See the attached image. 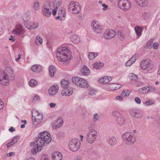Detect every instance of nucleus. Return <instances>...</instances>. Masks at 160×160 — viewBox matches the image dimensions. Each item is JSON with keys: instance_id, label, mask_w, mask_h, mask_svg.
I'll use <instances>...</instances> for the list:
<instances>
[{"instance_id": "b1692460", "label": "nucleus", "mask_w": 160, "mask_h": 160, "mask_svg": "<svg viewBox=\"0 0 160 160\" xmlns=\"http://www.w3.org/2000/svg\"><path fill=\"white\" fill-rule=\"evenodd\" d=\"M49 73L50 76L51 77H53L54 76V74L56 72V69L53 66H51L49 68Z\"/></svg>"}, {"instance_id": "79ce46f5", "label": "nucleus", "mask_w": 160, "mask_h": 160, "mask_svg": "<svg viewBox=\"0 0 160 160\" xmlns=\"http://www.w3.org/2000/svg\"><path fill=\"white\" fill-rule=\"evenodd\" d=\"M147 88L146 87H144L142 88H140L138 90L139 92L142 94H144L146 93Z\"/></svg>"}, {"instance_id": "4d7b16f0", "label": "nucleus", "mask_w": 160, "mask_h": 160, "mask_svg": "<svg viewBox=\"0 0 160 160\" xmlns=\"http://www.w3.org/2000/svg\"><path fill=\"white\" fill-rule=\"evenodd\" d=\"M15 143L13 142V140H12L10 142H8L7 145V148H8L10 147L13 145Z\"/></svg>"}, {"instance_id": "e2e57ef3", "label": "nucleus", "mask_w": 160, "mask_h": 160, "mask_svg": "<svg viewBox=\"0 0 160 160\" xmlns=\"http://www.w3.org/2000/svg\"><path fill=\"white\" fill-rule=\"evenodd\" d=\"M102 7H103V8H102V10L103 11H105L107 9L108 5H106L104 3L102 4Z\"/></svg>"}, {"instance_id": "0eeeda50", "label": "nucleus", "mask_w": 160, "mask_h": 160, "mask_svg": "<svg viewBox=\"0 0 160 160\" xmlns=\"http://www.w3.org/2000/svg\"><path fill=\"white\" fill-rule=\"evenodd\" d=\"M8 75L6 68L4 71H0V83L2 84L7 86L9 84Z\"/></svg>"}, {"instance_id": "7ed1b4c3", "label": "nucleus", "mask_w": 160, "mask_h": 160, "mask_svg": "<svg viewBox=\"0 0 160 160\" xmlns=\"http://www.w3.org/2000/svg\"><path fill=\"white\" fill-rule=\"evenodd\" d=\"M122 137L123 141L127 145H132L136 141L135 136L131 132H125L122 134Z\"/></svg>"}, {"instance_id": "a878e982", "label": "nucleus", "mask_w": 160, "mask_h": 160, "mask_svg": "<svg viewBox=\"0 0 160 160\" xmlns=\"http://www.w3.org/2000/svg\"><path fill=\"white\" fill-rule=\"evenodd\" d=\"M71 40L74 43H78L80 41V38L77 35H74L72 36Z\"/></svg>"}, {"instance_id": "e433bc0d", "label": "nucleus", "mask_w": 160, "mask_h": 160, "mask_svg": "<svg viewBox=\"0 0 160 160\" xmlns=\"http://www.w3.org/2000/svg\"><path fill=\"white\" fill-rule=\"evenodd\" d=\"M108 77L105 76L101 79H98V82L100 83H107L108 82Z\"/></svg>"}, {"instance_id": "3c124183", "label": "nucleus", "mask_w": 160, "mask_h": 160, "mask_svg": "<svg viewBox=\"0 0 160 160\" xmlns=\"http://www.w3.org/2000/svg\"><path fill=\"white\" fill-rule=\"evenodd\" d=\"M93 68H96V69H101V68L99 67V62H95L93 65Z\"/></svg>"}, {"instance_id": "ea45409f", "label": "nucleus", "mask_w": 160, "mask_h": 160, "mask_svg": "<svg viewBox=\"0 0 160 160\" xmlns=\"http://www.w3.org/2000/svg\"><path fill=\"white\" fill-rule=\"evenodd\" d=\"M117 35L118 38L121 40H123L124 39V34L121 32H118L117 33Z\"/></svg>"}, {"instance_id": "1a4fd4ad", "label": "nucleus", "mask_w": 160, "mask_h": 160, "mask_svg": "<svg viewBox=\"0 0 160 160\" xmlns=\"http://www.w3.org/2000/svg\"><path fill=\"white\" fill-rule=\"evenodd\" d=\"M118 7L124 11L128 10L131 7V3L128 0H119L118 2Z\"/></svg>"}, {"instance_id": "13d9d810", "label": "nucleus", "mask_w": 160, "mask_h": 160, "mask_svg": "<svg viewBox=\"0 0 160 160\" xmlns=\"http://www.w3.org/2000/svg\"><path fill=\"white\" fill-rule=\"evenodd\" d=\"M98 24L97 23V22L96 20H93L91 22V26L92 27L94 28V27H95V26H96V25Z\"/></svg>"}, {"instance_id": "ddd939ff", "label": "nucleus", "mask_w": 160, "mask_h": 160, "mask_svg": "<svg viewBox=\"0 0 160 160\" xmlns=\"http://www.w3.org/2000/svg\"><path fill=\"white\" fill-rule=\"evenodd\" d=\"M116 35V32L112 30H107L104 34V38L107 39H109L114 37Z\"/></svg>"}, {"instance_id": "052dcab7", "label": "nucleus", "mask_w": 160, "mask_h": 160, "mask_svg": "<svg viewBox=\"0 0 160 160\" xmlns=\"http://www.w3.org/2000/svg\"><path fill=\"white\" fill-rule=\"evenodd\" d=\"M135 101L138 104H140L141 103V99L138 97L135 98Z\"/></svg>"}, {"instance_id": "aec40b11", "label": "nucleus", "mask_w": 160, "mask_h": 160, "mask_svg": "<svg viewBox=\"0 0 160 160\" xmlns=\"http://www.w3.org/2000/svg\"><path fill=\"white\" fill-rule=\"evenodd\" d=\"M78 82L79 83H78V84L77 86L80 87L86 88L88 87L89 85L87 81L82 78Z\"/></svg>"}, {"instance_id": "69168bd1", "label": "nucleus", "mask_w": 160, "mask_h": 160, "mask_svg": "<svg viewBox=\"0 0 160 160\" xmlns=\"http://www.w3.org/2000/svg\"><path fill=\"white\" fill-rule=\"evenodd\" d=\"M30 145L31 147H35V146H37V144H35V141L34 142H32L30 144Z\"/></svg>"}, {"instance_id": "864d4df0", "label": "nucleus", "mask_w": 160, "mask_h": 160, "mask_svg": "<svg viewBox=\"0 0 160 160\" xmlns=\"http://www.w3.org/2000/svg\"><path fill=\"white\" fill-rule=\"evenodd\" d=\"M98 118V114L97 113H96L94 114L93 118V120L94 122H96L97 121Z\"/></svg>"}, {"instance_id": "6e6552de", "label": "nucleus", "mask_w": 160, "mask_h": 160, "mask_svg": "<svg viewBox=\"0 0 160 160\" xmlns=\"http://www.w3.org/2000/svg\"><path fill=\"white\" fill-rule=\"evenodd\" d=\"M34 114L36 115L35 116L32 115V122L34 125L35 126L38 125L42 122L43 115L42 113H40L35 111Z\"/></svg>"}, {"instance_id": "de8ad7c7", "label": "nucleus", "mask_w": 160, "mask_h": 160, "mask_svg": "<svg viewBox=\"0 0 160 160\" xmlns=\"http://www.w3.org/2000/svg\"><path fill=\"white\" fill-rule=\"evenodd\" d=\"M152 40H149L147 42L146 45V47L149 49L151 48L152 47Z\"/></svg>"}, {"instance_id": "20e7f679", "label": "nucleus", "mask_w": 160, "mask_h": 160, "mask_svg": "<svg viewBox=\"0 0 160 160\" xmlns=\"http://www.w3.org/2000/svg\"><path fill=\"white\" fill-rule=\"evenodd\" d=\"M68 8L70 12L75 14L79 13L81 11V8L79 4L74 1L70 2Z\"/></svg>"}, {"instance_id": "37998d69", "label": "nucleus", "mask_w": 160, "mask_h": 160, "mask_svg": "<svg viewBox=\"0 0 160 160\" xmlns=\"http://www.w3.org/2000/svg\"><path fill=\"white\" fill-rule=\"evenodd\" d=\"M112 114L113 116L117 117V118L119 117L120 115H122L119 112L116 110L113 111L112 112Z\"/></svg>"}, {"instance_id": "473e14b6", "label": "nucleus", "mask_w": 160, "mask_h": 160, "mask_svg": "<svg viewBox=\"0 0 160 160\" xmlns=\"http://www.w3.org/2000/svg\"><path fill=\"white\" fill-rule=\"evenodd\" d=\"M98 55V53L90 52L89 53L88 57L89 59L92 60L96 57Z\"/></svg>"}, {"instance_id": "603ef678", "label": "nucleus", "mask_w": 160, "mask_h": 160, "mask_svg": "<svg viewBox=\"0 0 160 160\" xmlns=\"http://www.w3.org/2000/svg\"><path fill=\"white\" fill-rule=\"evenodd\" d=\"M40 100V98L39 96L38 95H35L33 98V102L39 101Z\"/></svg>"}, {"instance_id": "c9c22d12", "label": "nucleus", "mask_w": 160, "mask_h": 160, "mask_svg": "<svg viewBox=\"0 0 160 160\" xmlns=\"http://www.w3.org/2000/svg\"><path fill=\"white\" fill-rule=\"evenodd\" d=\"M33 8L35 10H38L39 9V2L37 0H35L34 2Z\"/></svg>"}, {"instance_id": "a19ab883", "label": "nucleus", "mask_w": 160, "mask_h": 160, "mask_svg": "<svg viewBox=\"0 0 160 160\" xmlns=\"http://www.w3.org/2000/svg\"><path fill=\"white\" fill-rule=\"evenodd\" d=\"M37 82L34 79H31L30 81L29 84L30 86L33 87L37 85Z\"/></svg>"}, {"instance_id": "680f3d73", "label": "nucleus", "mask_w": 160, "mask_h": 160, "mask_svg": "<svg viewBox=\"0 0 160 160\" xmlns=\"http://www.w3.org/2000/svg\"><path fill=\"white\" fill-rule=\"evenodd\" d=\"M95 91L94 90L92 89H90L89 94L90 95H95Z\"/></svg>"}, {"instance_id": "5fc2aeb1", "label": "nucleus", "mask_w": 160, "mask_h": 160, "mask_svg": "<svg viewBox=\"0 0 160 160\" xmlns=\"http://www.w3.org/2000/svg\"><path fill=\"white\" fill-rule=\"evenodd\" d=\"M153 104V103L151 102L150 100H148V101H146L144 103V104L145 105L148 106L150 105H152Z\"/></svg>"}, {"instance_id": "dca6fc26", "label": "nucleus", "mask_w": 160, "mask_h": 160, "mask_svg": "<svg viewBox=\"0 0 160 160\" xmlns=\"http://www.w3.org/2000/svg\"><path fill=\"white\" fill-rule=\"evenodd\" d=\"M73 92V90L71 87H69L65 89H63L61 92V93L63 96H69L71 95Z\"/></svg>"}, {"instance_id": "49530a36", "label": "nucleus", "mask_w": 160, "mask_h": 160, "mask_svg": "<svg viewBox=\"0 0 160 160\" xmlns=\"http://www.w3.org/2000/svg\"><path fill=\"white\" fill-rule=\"evenodd\" d=\"M132 58H131L128 61L125 63V65L126 66H130L134 62H132Z\"/></svg>"}, {"instance_id": "5701e85b", "label": "nucleus", "mask_w": 160, "mask_h": 160, "mask_svg": "<svg viewBox=\"0 0 160 160\" xmlns=\"http://www.w3.org/2000/svg\"><path fill=\"white\" fill-rule=\"evenodd\" d=\"M42 67L40 65L36 64L33 65L31 67V70L33 72H39L42 71Z\"/></svg>"}, {"instance_id": "4468645a", "label": "nucleus", "mask_w": 160, "mask_h": 160, "mask_svg": "<svg viewBox=\"0 0 160 160\" xmlns=\"http://www.w3.org/2000/svg\"><path fill=\"white\" fill-rule=\"evenodd\" d=\"M38 23L32 22H28L24 24V26L27 28L31 30L34 29L38 28Z\"/></svg>"}, {"instance_id": "c03bdc74", "label": "nucleus", "mask_w": 160, "mask_h": 160, "mask_svg": "<svg viewBox=\"0 0 160 160\" xmlns=\"http://www.w3.org/2000/svg\"><path fill=\"white\" fill-rule=\"evenodd\" d=\"M60 2L56 1H55L53 3L54 7L56 9H57V8L60 6Z\"/></svg>"}, {"instance_id": "774afa93", "label": "nucleus", "mask_w": 160, "mask_h": 160, "mask_svg": "<svg viewBox=\"0 0 160 160\" xmlns=\"http://www.w3.org/2000/svg\"><path fill=\"white\" fill-rule=\"evenodd\" d=\"M3 107L4 103L2 102L1 101V102H0V109H2Z\"/></svg>"}, {"instance_id": "9b49d317", "label": "nucleus", "mask_w": 160, "mask_h": 160, "mask_svg": "<svg viewBox=\"0 0 160 160\" xmlns=\"http://www.w3.org/2000/svg\"><path fill=\"white\" fill-rule=\"evenodd\" d=\"M129 113L132 116L137 118H141L142 115V112L137 109H130Z\"/></svg>"}, {"instance_id": "a211bd4d", "label": "nucleus", "mask_w": 160, "mask_h": 160, "mask_svg": "<svg viewBox=\"0 0 160 160\" xmlns=\"http://www.w3.org/2000/svg\"><path fill=\"white\" fill-rule=\"evenodd\" d=\"M116 121L118 124L121 126L124 125L125 123L126 118L125 117L121 115L116 118Z\"/></svg>"}, {"instance_id": "a18cd8bd", "label": "nucleus", "mask_w": 160, "mask_h": 160, "mask_svg": "<svg viewBox=\"0 0 160 160\" xmlns=\"http://www.w3.org/2000/svg\"><path fill=\"white\" fill-rule=\"evenodd\" d=\"M147 88L148 89L147 91V92H153L155 90L154 87H152L151 86H148Z\"/></svg>"}, {"instance_id": "f03ea898", "label": "nucleus", "mask_w": 160, "mask_h": 160, "mask_svg": "<svg viewBox=\"0 0 160 160\" xmlns=\"http://www.w3.org/2000/svg\"><path fill=\"white\" fill-rule=\"evenodd\" d=\"M56 56L59 60L68 62V60L71 57L70 51L67 48L63 47L59 48L56 52Z\"/></svg>"}, {"instance_id": "4be33fe9", "label": "nucleus", "mask_w": 160, "mask_h": 160, "mask_svg": "<svg viewBox=\"0 0 160 160\" xmlns=\"http://www.w3.org/2000/svg\"><path fill=\"white\" fill-rule=\"evenodd\" d=\"M52 158L54 160H61L62 158V156L60 152H57L52 154Z\"/></svg>"}, {"instance_id": "7c9ffc66", "label": "nucleus", "mask_w": 160, "mask_h": 160, "mask_svg": "<svg viewBox=\"0 0 160 160\" xmlns=\"http://www.w3.org/2000/svg\"><path fill=\"white\" fill-rule=\"evenodd\" d=\"M137 3L140 6L144 7L147 6V1L145 0H137Z\"/></svg>"}, {"instance_id": "f3484780", "label": "nucleus", "mask_w": 160, "mask_h": 160, "mask_svg": "<svg viewBox=\"0 0 160 160\" xmlns=\"http://www.w3.org/2000/svg\"><path fill=\"white\" fill-rule=\"evenodd\" d=\"M58 90V86L57 85H54L50 88L48 90V93L50 95H54L57 93Z\"/></svg>"}, {"instance_id": "2eb2a0df", "label": "nucleus", "mask_w": 160, "mask_h": 160, "mask_svg": "<svg viewBox=\"0 0 160 160\" xmlns=\"http://www.w3.org/2000/svg\"><path fill=\"white\" fill-rule=\"evenodd\" d=\"M151 64V63L149 61L144 60L141 61L140 64V67L143 70H146L150 67Z\"/></svg>"}, {"instance_id": "72a5a7b5", "label": "nucleus", "mask_w": 160, "mask_h": 160, "mask_svg": "<svg viewBox=\"0 0 160 160\" xmlns=\"http://www.w3.org/2000/svg\"><path fill=\"white\" fill-rule=\"evenodd\" d=\"M58 11V15L62 16L63 17H65L66 16L65 9L62 8H59Z\"/></svg>"}, {"instance_id": "9d476101", "label": "nucleus", "mask_w": 160, "mask_h": 160, "mask_svg": "<svg viewBox=\"0 0 160 160\" xmlns=\"http://www.w3.org/2000/svg\"><path fill=\"white\" fill-rule=\"evenodd\" d=\"M12 32L14 34L20 35L24 33V31L23 26L18 23L16 26L15 28Z\"/></svg>"}, {"instance_id": "423d86ee", "label": "nucleus", "mask_w": 160, "mask_h": 160, "mask_svg": "<svg viewBox=\"0 0 160 160\" xmlns=\"http://www.w3.org/2000/svg\"><path fill=\"white\" fill-rule=\"evenodd\" d=\"M80 142L77 139H73L69 142L68 147L69 149L72 152H76L80 148Z\"/></svg>"}, {"instance_id": "f8f14e48", "label": "nucleus", "mask_w": 160, "mask_h": 160, "mask_svg": "<svg viewBox=\"0 0 160 160\" xmlns=\"http://www.w3.org/2000/svg\"><path fill=\"white\" fill-rule=\"evenodd\" d=\"M48 3L44 4L42 7V11L43 15L48 17L51 15V11L49 10V7Z\"/></svg>"}, {"instance_id": "0e129e2a", "label": "nucleus", "mask_w": 160, "mask_h": 160, "mask_svg": "<svg viewBox=\"0 0 160 160\" xmlns=\"http://www.w3.org/2000/svg\"><path fill=\"white\" fill-rule=\"evenodd\" d=\"M50 107L51 108H55L56 105V104L55 103H50L49 104Z\"/></svg>"}, {"instance_id": "6ab92c4d", "label": "nucleus", "mask_w": 160, "mask_h": 160, "mask_svg": "<svg viewBox=\"0 0 160 160\" xmlns=\"http://www.w3.org/2000/svg\"><path fill=\"white\" fill-rule=\"evenodd\" d=\"M58 123L56 125L53 126L52 127L54 128H59L61 126L63 123V122L62 117H59L56 121H55L53 122V124H56L57 123Z\"/></svg>"}, {"instance_id": "cd10ccee", "label": "nucleus", "mask_w": 160, "mask_h": 160, "mask_svg": "<svg viewBox=\"0 0 160 160\" xmlns=\"http://www.w3.org/2000/svg\"><path fill=\"white\" fill-rule=\"evenodd\" d=\"M108 142L111 146H113L116 143L117 140L115 137H113L108 139Z\"/></svg>"}, {"instance_id": "58836bf2", "label": "nucleus", "mask_w": 160, "mask_h": 160, "mask_svg": "<svg viewBox=\"0 0 160 160\" xmlns=\"http://www.w3.org/2000/svg\"><path fill=\"white\" fill-rule=\"evenodd\" d=\"M130 77L131 80L132 81H136L138 79V76L133 73L130 74Z\"/></svg>"}, {"instance_id": "c756f323", "label": "nucleus", "mask_w": 160, "mask_h": 160, "mask_svg": "<svg viewBox=\"0 0 160 160\" xmlns=\"http://www.w3.org/2000/svg\"><path fill=\"white\" fill-rule=\"evenodd\" d=\"M142 28L139 26H137L135 28V30L137 36L140 37L142 34Z\"/></svg>"}, {"instance_id": "f257e3e1", "label": "nucleus", "mask_w": 160, "mask_h": 160, "mask_svg": "<svg viewBox=\"0 0 160 160\" xmlns=\"http://www.w3.org/2000/svg\"><path fill=\"white\" fill-rule=\"evenodd\" d=\"M50 134L47 132L44 131L39 133V136L35 139V144L37 146L33 148L31 150V153L33 154H36L37 151H40L39 148L42 147L45 143L48 144L51 141V138L50 136Z\"/></svg>"}, {"instance_id": "6e6d98bb", "label": "nucleus", "mask_w": 160, "mask_h": 160, "mask_svg": "<svg viewBox=\"0 0 160 160\" xmlns=\"http://www.w3.org/2000/svg\"><path fill=\"white\" fill-rule=\"evenodd\" d=\"M19 139V136H17L14 137L12 139V140L13 141V142H14L15 143L17 142L18 139Z\"/></svg>"}, {"instance_id": "4c0bfd02", "label": "nucleus", "mask_w": 160, "mask_h": 160, "mask_svg": "<svg viewBox=\"0 0 160 160\" xmlns=\"http://www.w3.org/2000/svg\"><path fill=\"white\" fill-rule=\"evenodd\" d=\"M130 92L128 90H124L121 93V95L122 97L128 96L129 95Z\"/></svg>"}, {"instance_id": "338daca9", "label": "nucleus", "mask_w": 160, "mask_h": 160, "mask_svg": "<svg viewBox=\"0 0 160 160\" xmlns=\"http://www.w3.org/2000/svg\"><path fill=\"white\" fill-rule=\"evenodd\" d=\"M158 44L157 43H154L153 44L152 46L154 47V48L155 49L158 48Z\"/></svg>"}, {"instance_id": "bb28decb", "label": "nucleus", "mask_w": 160, "mask_h": 160, "mask_svg": "<svg viewBox=\"0 0 160 160\" xmlns=\"http://www.w3.org/2000/svg\"><path fill=\"white\" fill-rule=\"evenodd\" d=\"M60 83L61 86L63 88V89H65L66 88L69 87L68 86L70 84V82L69 81L62 80L61 81Z\"/></svg>"}, {"instance_id": "c85d7f7f", "label": "nucleus", "mask_w": 160, "mask_h": 160, "mask_svg": "<svg viewBox=\"0 0 160 160\" xmlns=\"http://www.w3.org/2000/svg\"><path fill=\"white\" fill-rule=\"evenodd\" d=\"M81 71L82 73L85 75H88L90 72L88 68L85 65L84 66L82 69H81Z\"/></svg>"}, {"instance_id": "39448f33", "label": "nucleus", "mask_w": 160, "mask_h": 160, "mask_svg": "<svg viewBox=\"0 0 160 160\" xmlns=\"http://www.w3.org/2000/svg\"><path fill=\"white\" fill-rule=\"evenodd\" d=\"M97 136V132L94 129L89 130L87 134L86 140L90 144L93 143Z\"/></svg>"}, {"instance_id": "f704fd0d", "label": "nucleus", "mask_w": 160, "mask_h": 160, "mask_svg": "<svg viewBox=\"0 0 160 160\" xmlns=\"http://www.w3.org/2000/svg\"><path fill=\"white\" fill-rule=\"evenodd\" d=\"M81 79V78L79 77H72V81L73 83L76 84L77 85H78V83H79L78 82H79Z\"/></svg>"}, {"instance_id": "2f4dec72", "label": "nucleus", "mask_w": 160, "mask_h": 160, "mask_svg": "<svg viewBox=\"0 0 160 160\" xmlns=\"http://www.w3.org/2000/svg\"><path fill=\"white\" fill-rule=\"evenodd\" d=\"M42 42V39L40 36H38L35 41V43L37 45H40Z\"/></svg>"}, {"instance_id": "8fccbe9b", "label": "nucleus", "mask_w": 160, "mask_h": 160, "mask_svg": "<svg viewBox=\"0 0 160 160\" xmlns=\"http://www.w3.org/2000/svg\"><path fill=\"white\" fill-rule=\"evenodd\" d=\"M138 54L136 53L134 54L131 58H132V62H134L136 59L138 58Z\"/></svg>"}, {"instance_id": "09e8293b", "label": "nucleus", "mask_w": 160, "mask_h": 160, "mask_svg": "<svg viewBox=\"0 0 160 160\" xmlns=\"http://www.w3.org/2000/svg\"><path fill=\"white\" fill-rule=\"evenodd\" d=\"M23 21L25 22H27L29 19V17L27 15H24L22 18Z\"/></svg>"}, {"instance_id": "393cba45", "label": "nucleus", "mask_w": 160, "mask_h": 160, "mask_svg": "<svg viewBox=\"0 0 160 160\" xmlns=\"http://www.w3.org/2000/svg\"><path fill=\"white\" fill-rule=\"evenodd\" d=\"M95 27L92 28L93 31L97 33H101L102 32V27L100 25H96Z\"/></svg>"}, {"instance_id": "412c9836", "label": "nucleus", "mask_w": 160, "mask_h": 160, "mask_svg": "<svg viewBox=\"0 0 160 160\" xmlns=\"http://www.w3.org/2000/svg\"><path fill=\"white\" fill-rule=\"evenodd\" d=\"M6 71L8 73V79H9L11 80L14 79L15 74L13 73L12 69L10 68L7 67L6 68Z\"/></svg>"}, {"instance_id": "bf43d9fd", "label": "nucleus", "mask_w": 160, "mask_h": 160, "mask_svg": "<svg viewBox=\"0 0 160 160\" xmlns=\"http://www.w3.org/2000/svg\"><path fill=\"white\" fill-rule=\"evenodd\" d=\"M41 160H48V157L47 155H44L42 156Z\"/></svg>"}]
</instances>
